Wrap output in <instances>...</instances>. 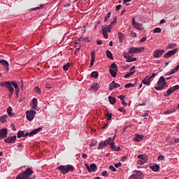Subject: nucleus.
<instances>
[{"mask_svg":"<svg viewBox=\"0 0 179 179\" xmlns=\"http://www.w3.org/2000/svg\"><path fill=\"white\" fill-rule=\"evenodd\" d=\"M171 77H167L165 78L163 76H160V78H159V79H158V82H157L158 86L155 87V90L157 91L163 90L167 85L166 80H171Z\"/></svg>","mask_w":179,"mask_h":179,"instance_id":"obj_1","label":"nucleus"},{"mask_svg":"<svg viewBox=\"0 0 179 179\" xmlns=\"http://www.w3.org/2000/svg\"><path fill=\"white\" fill-rule=\"evenodd\" d=\"M57 170L60 171L62 174L66 175L70 171H73V166H72L71 165H65V166L62 165L57 167Z\"/></svg>","mask_w":179,"mask_h":179,"instance_id":"obj_2","label":"nucleus"},{"mask_svg":"<svg viewBox=\"0 0 179 179\" xmlns=\"http://www.w3.org/2000/svg\"><path fill=\"white\" fill-rule=\"evenodd\" d=\"M33 174V170L31 168H27L22 173L17 175V179H28Z\"/></svg>","mask_w":179,"mask_h":179,"instance_id":"obj_3","label":"nucleus"},{"mask_svg":"<svg viewBox=\"0 0 179 179\" xmlns=\"http://www.w3.org/2000/svg\"><path fill=\"white\" fill-rule=\"evenodd\" d=\"M144 173L140 171H133V174L129 177V179H143Z\"/></svg>","mask_w":179,"mask_h":179,"instance_id":"obj_4","label":"nucleus"},{"mask_svg":"<svg viewBox=\"0 0 179 179\" xmlns=\"http://www.w3.org/2000/svg\"><path fill=\"white\" fill-rule=\"evenodd\" d=\"M117 72H118V68H117L116 64H111L110 66H109V73H110L113 78H116Z\"/></svg>","mask_w":179,"mask_h":179,"instance_id":"obj_5","label":"nucleus"},{"mask_svg":"<svg viewBox=\"0 0 179 179\" xmlns=\"http://www.w3.org/2000/svg\"><path fill=\"white\" fill-rule=\"evenodd\" d=\"M25 114H27V120L29 121H32L36 117V111L34 110H29L26 111Z\"/></svg>","mask_w":179,"mask_h":179,"instance_id":"obj_6","label":"nucleus"},{"mask_svg":"<svg viewBox=\"0 0 179 179\" xmlns=\"http://www.w3.org/2000/svg\"><path fill=\"white\" fill-rule=\"evenodd\" d=\"M132 25L133 27H134L135 29L139 30V31H143V27L142 26V24L141 23H138L136 21V18L134 17H132Z\"/></svg>","mask_w":179,"mask_h":179,"instance_id":"obj_7","label":"nucleus"},{"mask_svg":"<svg viewBox=\"0 0 179 179\" xmlns=\"http://www.w3.org/2000/svg\"><path fill=\"white\" fill-rule=\"evenodd\" d=\"M144 50V48H136L131 47L129 49V54H136L138 52H143Z\"/></svg>","mask_w":179,"mask_h":179,"instance_id":"obj_8","label":"nucleus"},{"mask_svg":"<svg viewBox=\"0 0 179 179\" xmlns=\"http://www.w3.org/2000/svg\"><path fill=\"white\" fill-rule=\"evenodd\" d=\"M85 168L87 169V171L89 173L95 172L97 169V166L95 164H91V165H88L87 164H85Z\"/></svg>","mask_w":179,"mask_h":179,"instance_id":"obj_9","label":"nucleus"},{"mask_svg":"<svg viewBox=\"0 0 179 179\" xmlns=\"http://www.w3.org/2000/svg\"><path fill=\"white\" fill-rule=\"evenodd\" d=\"M101 31L103 32V38L107 39L108 38V34L107 32L110 33L111 28L109 29V28H106V26H103L101 27Z\"/></svg>","mask_w":179,"mask_h":179,"instance_id":"obj_10","label":"nucleus"},{"mask_svg":"<svg viewBox=\"0 0 179 179\" xmlns=\"http://www.w3.org/2000/svg\"><path fill=\"white\" fill-rule=\"evenodd\" d=\"M164 53H165V50H156L155 51H154V53L152 54V56L155 58H159Z\"/></svg>","mask_w":179,"mask_h":179,"instance_id":"obj_11","label":"nucleus"},{"mask_svg":"<svg viewBox=\"0 0 179 179\" xmlns=\"http://www.w3.org/2000/svg\"><path fill=\"white\" fill-rule=\"evenodd\" d=\"M138 159H141L138 161V164L141 165H143L148 162V156L146 155H138Z\"/></svg>","mask_w":179,"mask_h":179,"instance_id":"obj_12","label":"nucleus"},{"mask_svg":"<svg viewBox=\"0 0 179 179\" xmlns=\"http://www.w3.org/2000/svg\"><path fill=\"white\" fill-rule=\"evenodd\" d=\"M120 87V85L116 83L115 81H113L109 85V91L114 90L115 89H118Z\"/></svg>","mask_w":179,"mask_h":179,"instance_id":"obj_13","label":"nucleus"},{"mask_svg":"<svg viewBox=\"0 0 179 179\" xmlns=\"http://www.w3.org/2000/svg\"><path fill=\"white\" fill-rule=\"evenodd\" d=\"M177 52V49H173L172 50L168 51L167 53L164 55V58H169L174 55Z\"/></svg>","mask_w":179,"mask_h":179,"instance_id":"obj_14","label":"nucleus"},{"mask_svg":"<svg viewBox=\"0 0 179 179\" xmlns=\"http://www.w3.org/2000/svg\"><path fill=\"white\" fill-rule=\"evenodd\" d=\"M17 139V136H9L7 137V138L5 139V143H15V140Z\"/></svg>","mask_w":179,"mask_h":179,"instance_id":"obj_15","label":"nucleus"},{"mask_svg":"<svg viewBox=\"0 0 179 179\" xmlns=\"http://www.w3.org/2000/svg\"><path fill=\"white\" fill-rule=\"evenodd\" d=\"M7 137V129L3 128L0 129V140Z\"/></svg>","mask_w":179,"mask_h":179,"instance_id":"obj_16","label":"nucleus"},{"mask_svg":"<svg viewBox=\"0 0 179 179\" xmlns=\"http://www.w3.org/2000/svg\"><path fill=\"white\" fill-rule=\"evenodd\" d=\"M150 169L154 172H157L159 171V166L156 164H150Z\"/></svg>","mask_w":179,"mask_h":179,"instance_id":"obj_17","label":"nucleus"},{"mask_svg":"<svg viewBox=\"0 0 179 179\" xmlns=\"http://www.w3.org/2000/svg\"><path fill=\"white\" fill-rule=\"evenodd\" d=\"M0 64H3V67H5L8 72L9 69V64L8 63V62L5 59H0Z\"/></svg>","mask_w":179,"mask_h":179,"instance_id":"obj_18","label":"nucleus"},{"mask_svg":"<svg viewBox=\"0 0 179 179\" xmlns=\"http://www.w3.org/2000/svg\"><path fill=\"white\" fill-rule=\"evenodd\" d=\"M42 130V127H38V129H36L35 130H33L32 131L29 132V137H32L35 136L36 134L40 132V131Z\"/></svg>","mask_w":179,"mask_h":179,"instance_id":"obj_19","label":"nucleus"},{"mask_svg":"<svg viewBox=\"0 0 179 179\" xmlns=\"http://www.w3.org/2000/svg\"><path fill=\"white\" fill-rule=\"evenodd\" d=\"M179 70V64H178L177 66H176L175 69H172L171 71L168 72L166 76H170L175 74Z\"/></svg>","mask_w":179,"mask_h":179,"instance_id":"obj_20","label":"nucleus"},{"mask_svg":"<svg viewBox=\"0 0 179 179\" xmlns=\"http://www.w3.org/2000/svg\"><path fill=\"white\" fill-rule=\"evenodd\" d=\"M99 143H101V145L104 144L106 145H110V143H114V141H111V138L109 137L108 139H106V141H102Z\"/></svg>","mask_w":179,"mask_h":179,"instance_id":"obj_21","label":"nucleus"},{"mask_svg":"<svg viewBox=\"0 0 179 179\" xmlns=\"http://www.w3.org/2000/svg\"><path fill=\"white\" fill-rule=\"evenodd\" d=\"M95 55H96L95 51H92L91 52V64H90L91 66L94 65Z\"/></svg>","mask_w":179,"mask_h":179,"instance_id":"obj_22","label":"nucleus"},{"mask_svg":"<svg viewBox=\"0 0 179 179\" xmlns=\"http://www.w3.org/2000/svg\"><path fill=\"white\" fill-rule=\"evenodd\" d=\"M7 114L10 117L15 116V113H13V108H11V106L7 108Z\"/></svg>","mask_w":179,"mask_h":179,"instance_id":"obj_23","label":"nucleus"},{"mask_svg":"<svg viewBox=\"0 0 179 179\" xmlns=\"http://www.w3.org/2000/svg\"><path fill=\"white\" fill-rule=\"evenodd\" d=\"M151 79L148 78V77H145V78H144V80H142V83L143 85H148V86H150L151 85Z\"/></svg>","mask_w":179,"mask_h":179,"instance_id":"obj_24","label":"nucleus"},{"mask_svg":"<svg viewBox=\"0 0 179 179\" xmlns=\"http://www.w3.org/2000/svg\"><path fill=\"white\" fill-rule=\"evenodd\" d=\"M117 23V17H113V22L110 23L108 26L106 25V29H113L114 24Z\"/></svg>","mask_w":179,"mask_h":179,"instance_id":"obj_25","label":"nucleus"},{"mask_svg":"<svg viewBox=\"0 0 179 179\" xmlns=\"http://www.w3.org/2000/svg\"><path fill=\"white\" fill-rule=\"evenodd\" d=\"M110 148H111V150H113V151H116V152L120 151V148L116 147V145H115V143H110Z\"/></svg>","mask_w":179,"mask_h":179,"instance_id":"obj_26","label":"nucleus"},{"mask_svg":"<svg viewBox=\"0 0 179 179\" xmlns=\"http://www.w3.org/2000/svg\"><path fill=\"white\" fill-rule=\"evenodd\" d=\"M91 89L94 90V92H96L99 89V85L97 83H94L91 86Z\"/></svg>","mask_w":179,"mask_h":179,"instance_id":"obj_27","label":"nucleus"},{"mask_svg":"<svg viewBox=\"0 0 179 179\" xmlns=\"http://www.w3.org/2000/svg\"><path fill=\"white\" fill-rule=\"evenodd\" d=\"M143 138V135H136V137H134V141L136 142H141L142 141Z\"/></svg>","mask_w":179,"mask_h":179,"instance_id":"obj_28","label":"nucleus"},{"mask_svg":"<svg viewBox=\"0 0 179 179\" xmlns=\"http://www.w3.org/2000/svg\"><path fill=\"white\" fill-rule=\"evenodd\" d=\"M5 87L7 88L8 90H9L10 92H15V90H13V87L11 85V83L6 85Z\"/></svg>","mask_w":179,"mask_h":179,"instance_id":"obj_29","label":"nucleus"},{"mask_svg":"<svg viewBox=\"0 0 179 179\" xmlns=\"http://www.w3.org/2000/svg\"><path fill=\"white\" fill-rule=\"evenodd\" d=\"M109 103L111 105H114V103L116 102V99L115 97H113L111 96H108Z\"/></svg>","mask_w":179,"mask_h":179,"instance_id":"obj_30","label":"nucleus"},{"mask_svg":"<svg viewBox=\"0 0 179 179\" xmlns=\"http://www.w3.org/2000/svg\"><path fill=\"white\" fill-rule=\"evenodd\" d=\"M176 112V109L173 108L171 110H167L166 111L164 112V115H169V114H173V113Z\"/></svg>","mask_w":179,"mask_h":179,"instance_id":"obj_31","label":"nucleus"},{"mask_svg":"<svg viewBox=\"0 0 179 179\" xmlns=\"http://www.w3.org/2000/svg\"><path fill=\"white\" fill-rule=\"evenodd\" d=\"M118 38H119V42L122 43L124 38V34L118 33Z\"/></svg>","mask_w":179,"mask_h":179,"instance_id":"obj_32","label":"nucleus"},{"mask_svg":"<svg viewBox=\"0 0 179 179\" xmlns=\"http://www.w3.org/2000/svg\"><path fill=\"white\" fill-rule=\"evenodd\" d=\"M7 115H4L3 116L0 117V123L3 124L6 122V120H7Z\"/></svg>","mask_w":179,"mask_h":179,"instance_id":"obj_33","label":"nucleus"},{"mask_svg":"<svg viewBox=\"0 0 179 179\" xmlns=\"http://www.w3.org/2000/svg\"><path fill=\"white\" fill-rule=\"evenodd\" d=\"M106 56L110 59H114V57H113V53L108 50H106Z\"/></svg>","mask_w":179,"mask_h":179,"instance_id":"obj_34","label":"nucleus"},{"mask_svg":"<svg viewBox=\"0 0 179 179\" xmlns=\"http://www.w3.org/2000/svg\"><path fill=\"white\" fill-rule=\"evenodd\" d=\"M91 78H94L95 79H96L97 78H99V72L97 71H93L91 73Z\"/></svg>","mask_w":179,"mask_h":179,"instance_id":"obj_35","label":"nucleus"},{"mask_svg":"<svg viewBox=\"0 0 179 179\" xmlns=\"http://www.w3.org/2000/svg\"><path fill=\"white\" fill-rule=\"evenodd\" d=\"M24 131H17V138H24Z\"/></svg>","mask_w":179,"mask_h":179,"instance_id":"obj_36","label":"nucleus"},{"mask_svg":"<svg viewBox=\"0 0 179 179\" xmlns=\"http://www.w3.org/2000/svg\"><path fill=\"white\" fill-rule=\"evenodd\" d=\"M176 90H173L172 89H168L167 90V94H166L164 96L166 97L169 96V95L172 94L173 92H175Z\"/></svg>","mask_w":179,"mask_h":179,"instance_id":"obj_37","label":"nucleus"},{"mask_svg":"<svg viewBox=\"0 0 179 179\" xmlns=\"http://www.w3.org/2000/svg\"><path fill=\"white\" fill-rule=\"evenodd\" d=\"M136 61V57H128V58H127L126 62H134Z\"/></svg>","mask_w":179,"mask_h":179,"instance_id":"obj_38","label":"nucleus"},{"mask_svg":"<svg viewBox=\"0 0 179 179\" xmlns=\"http://www.w3.org/2000/svg\"><path fill=\"white\" fill-rule=\"evenodd\" d=\"M43 7H44V4H41V5H39L38 7H35V8H31V10H33V11L38 10L41 9Z\"/></svg>","mask_w":179,"mask_h":179,"instance_id":"obj_39","label":"nucleus"},{"mask_svg":"<svg viewBox=\"0 0 179 179\" xmlns=\"http://www.w3.org/2000/svg\"><path fill=\"white\" fill-rule=\"evenodd\" d=\"M134 72L135 71H131V72H129V73H126V75H124V78H128L131 76L134 75Z\"/></svg>","mask_w":179,"mask_h":179,"instance_id":"obj_40","label":"nucleus"},{"mask_svg":"<svg viewBox=\"0 0 179 179\" xmlns=\"http://www.w3.org/2000/svg\"><path fill=\"white\" fill-rule=\"evenodd\" d=\"M107 145H106L104 144H101V143H99V148H97V150H101L103 149Z\"/></svg>","mask_w":179,"mask_h":179,"instance_id":"obj_41","label":"nucleus"},{"mask_svg":"<svg viewBox=\"0 0 179 179\" xmlns=\"http://www.w3.org/2000/svg\"><path fill=\"white\" fill-rule=\"evenodd\" d=\"M162 32V29L159 27L154 29V34H159Z\"/></svg>","mask_w":179,"mask_h":179,"instance_id":"obj_42","label":"nucleus"},{"mask_svg":"<svg viewBox=\"0 0 179 179\" xmlns=\"http://www.w3.org/2000/svg\"><path fill=\"white\" fill-rule=\"evenodd\" d=\"M69 67H70V64L69 63H68L66 64H64V66L63 67L64 71H67L69 69Z\"/></svg>","mask_w":179,"mask_h":179,"instance_id":"obj_43","label":"nucleus"},{"mask_svg":"<svg viewBox=\"0 0 179 179\" xmlns=\"http://www.w3.org/2000/svg\"><path fill=\"white\" fill-rule=\"evenodd\" d=\"M134 83H128L126 85H124V87H126V89H129L130 87H134Z\"/></svg>","mask_w":179,"mask_h":179,"instance_id":"obj_44","label":"nucleus"},{"mask_svg":"<svg viewBox=\"0 0 179 179\" xmlns=\"http://www.w3.org/2000/svg\"><path fill=\"white\" fill-rule=\"evenodd\" d=\"M10 82L5 81L4 83H0V86L6 87V85H10Z\"/></svg>","mask_w":179,"mask_h":179,"instance_id":"obj_45","label":"nucleus"},{"mask_svg":"<svg viewBox=\"0 0 179 179\" xmlns=\"http://www.w3.org/2000/svg\"><path fill=\"white\" fill-rule=\"evenodd\" d=\"M110 15H111V12H109L107 14L106 17H105V20H104L105 22H108V19L110 18Z\"/></svg>","mask_w":179,"mask_h":179,"instance_id":"obj_46","label":"nucleus"},{"mask_svg":"<svg viewBox=\"0 0 179 179\" xmlns=\"http://www.w3.org/2000/svg\"><path fill=\"white\" fill-rule=\"evenodd\" d=\"M169 89H172L175 91L179 90V85H176L175 86L170 87Z\"/></svg>","mask_w":179,"mask_h":179,"instance_id":"obj_47","label":"nucleus"},{"mask_svg":"<svg viewBox=\"0 0 179 179\" xmlns=\"http://www.w3.org/2000/svg\"><path fill=\"white\" fill-rule=\"evenodd\" d=\"M118 110H119V112H120V113H127V110L124 109V107H121L120 108H118Z\"/></svg>","mask_w":179,"mask_h":179,"instance_id":"obj_48","label":"nucleus"},{"mask_svg":"<svg viewBox=\"0 0 179 179\" xmlns=\"http://www.w3.org/2000/svg\"><path fill=\"white\" fill-rule=\"evenodd\" d=\"M11 83V86H13V87H15V89H19L17 87V83H15V82H10Z\"/></svg>","mask_w":179,"mask_h":179,"instance_id":"obj_49","label":"nucleus"},{"mask_svg":"<svg viewBox=\"0 0 179 179\" xmlns=\"http://www.w3.org/2000/svg\"><path fill=\"white\" fill-rule=\"evenodd\" d=\"M34 90H35V92H37V94H41V89H40V87H35L34 88Z\"/></svg>","mask_w":179,"mask_h":179,"instance_id":"obj_50","label":"nucleus"},{"mask_svg":"<svg viewBox=\"0 0 179 179\" xmlns=\"http://www.w3.org/2000/svg\"><path fill=\"white\" fill-rule=\"evenodd\" d=\"M32 105H38V99L36 98L33 99Z\"/></svg>","mask_w":179,"mask_h":179,"instance_id":"obj_51","label":"nucleus"},{"mask_svg":"<svg viewBox=\"0 0 179 179\" xmlns=\"http://www.w3.org/2000/svg\"><path fill=\"white\" fill-rule=\"evenodd\" d=\"M106 117H107V120H111V113H108V112H107Z\"/></svg>","mask_w":179,"mask_h":179,"instance_id":"obj_52","label":"nucleus"},{"mask_svg":"<svg viewBox=\"0 0 179 179\" xmlns=\"http://www.w3.org/2000/svg\"><path fill=\"white\" fill-rule=\"evenodd\" d=\"M109 169H110L111 171H113V172H115V171H116V169H115L114 166H109Z\"/></svg>","mask_w":179,"mask_h":179,"instance_id":"obj_53","label":"nucleus"},{"mask_svg":"<svg viewBox=\"0 0 179 179\" xmlns=\"http://www.w3.org/2000/svg\"><path fill=\"white\" fill-rule=\"evenodd\" d=\"M118 99H120L121 101H124V99H126V97L124 95H120V96H118Z\"/></svg>","mask_w":179,"mask_h":179,"instance_id":"obj_54","label":"nucleus"},{"mask_svg":"<svg viewBox=\"0 0 179 179\" xmlns=\"http://www.w3.org/2000/svg\"><path fill=\"white\" fill-rule=\"evenodd\" d=\"M157 75V73H152V76H150V77H148V76L146 77H148V78L152 79L153 78H155Z\"/></svg>","mask_w":179,"mask_h":179,"instance_id":"obj_55","label":"nucleus"},{"mask_svg":"<svg viewBox=\"0 0 179 179\" xmlns=\"http://www.w3.org/2000/svg\"><path fill=\"white\" fill-rule=\"evenodd\" d=\"M176 47V45H174V44H169V45H168V48H169V49H173V48H174Z\"/></svg>","mask_w":179,"mask_h":179,"instance_id":"obj_56","label":"nucleus"},{"mask_svg":"<svg viewBox=\"0 0 179 179\" xmlns=\"http://www.w3.org/2000/svg\"><path fill=\"white\" fill-rule=\"evenodd\" d=\"M164 159H165V157L162 155H160L159 157H158V160L163 161Z\"/></svg>","mask_w":179,"mask_h":179,"instance_id":"obj_57","label":"nucleus"},{"mask_svg":"<svg viewBox=\"0 0 179 179\" xmlns=\"http://www.w3.org/2000/svg\"><path fill=\"white\" fill-rule=\"evenodd\" d=\"M145 41H146V37H143L142 39L140 40L139 43H141Z\"/></svg>","mask_w":179,"mask_h":179,"instance_id":"obj_58","label":"nucleus"},{"mask_svg":"<svg viewBox=\"0 0 179 179\" xmlns=\"http://www.w3.org/2000/svg\"><path fill=\"white\" fill-rule=\"evenodd\" d=\"M23 101H24V96L21 95L20 97V102H22Z\"/></svg>","mask_w":179,"mask_h":179,"instance_id":"obj_59","label":"nucleus"},{"mask_svg":"<svg viewBox=\"0 0 179 179\" xmlns=\"http://www.w3.org/2000/svg\"><path fill=\"white\" fill-rule=\"evenodd\" d=\"M32 108L35 110H38V104H33L32 105Z\"/></svg>","mask_w":179,"mask_h":179,"instance_id":"obj_60","label":"nucleus"},{"mask_svg":"<svg viewBox=\"0 0 179 179\" xmlns=\"http://www.w3.org/2000/svg\"><path fill=\"white\" fill-rule=\"evenodd\" d=\"M101 176H108V173H107V171H103V172L101 173Z\"/></svg>","mask_w":179,"mask_h":179,"instance_id":"obj_61","label":"nucleus"},{"mask_svg":"<svg viewBox=\"0 0 179 179\" xmlns=\"http://www.w3.org/2000/svg\"><path fill=\"white\" fill-rule=\"evenodd\" d=\"M120 8H121V5H120V4H119L118 6H116V11L120 10Z\"/></svg>","mask_w":179,"mask_h":179,"instance_id":"obj_62","label":"nucleus"},{"mask_svg":"<svg viewBox=\"0 0 179 179\" xmlns=\"http://www.w3.org/2000/svg\"><path fill=\"white\" fill-rule=\"evenodd\" d=\"M119 166H121V162H118V164H115V167L118 168Z\"/></svg>","mask_w":179,"mask_h":179,"instance_id":"obj_63","label":"nucleus"},{"mask_svg":"<svg viewBox=\"0 0 179 179\" xmlns=\"http://www.w3.org/2000/svg\"><path fill=\"white\" fill-rule=\"evenodd\" d=\"M82 158H83L84 159H87V154L82 155Z\"/></svg>","mask_w":179,"mask_h":179,"instance_id":"obj_64","label":"nucleus"}]
</instances>
